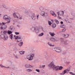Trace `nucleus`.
<instances>
[{
  "instance_id": "20e7f679",
  "label": "nucleus",
  "mask_w": 75,
  "mask_h": 75,
  "mask_svg": "<svg viewBox=\"0 0 75 75\" xmlns=\"http://www.w3.org/2000/svg\"><path fill=\"white\" fill-rule=\"evenodd\" d=\"M30 30L33 32L35 33L36 34H38L40 32V29H38L37 27H32L30 29Z\"/></svg>"
},
{
  "instance_id": "c9c22d12",
  "label": "nucleus",
  "mask_w": 75,
  "mask_h": 75,
  "mask_svg": "<svg viewBox=\"0 0 75 75\" xmlns=\"http://www.w3.org/2000/svg\"><path fill=\"white\" fill-rule=\"evenodd\" d=\"M29 65L30 64H26V65H25V67H26V68H28Z\"/></svg>"
},
{
  "instance_id": "4be33fe9",
  "label": "nucleus",
  "mask_w": 75,
  "mask_h": 75,
  "mask_svg": "<svg viewBox=\"0 0 75 75\" xmlns=\"http://www.w3.org/2000/svg\"><path fill=\"white\" fill-rule=\"evenodd\" d=\"M49 34L52 37L54 36V35H55V33H52L51 32H49Z\"/></svg>"
},
{
  "instance_id": "4c0bfd02",
  "label": "nucleus",
  "mask_w": 75,
  "mask_h": 75,
  "mask_svg": "<svg viewBox=\"0 0 75 75\" xmlns=\"http://www.w3.org/2000/svg\"><path fill=\"white\" fill-rule=\"evenodd\" d=\"M35 71H37V72H40V71L39 69H36Z\"/></svg>"
},
{
  "instance_id": "37998d69",
  "label": "nucleus",
  "mask_w": 75,
  "mask_h": 75,
  "mask_svg": "<svg viewBox=\"0 0 75 75\" xmlns=\"http://www.w3.org/2000/svg\"><path fill=\"white\" fill-rule=\"evenodd\" d=\"M37 19H38V18H39V15L38 14L37 15Z\"/></svg>"
},
{
  "instance_id": "dca6fc26",
  "label": "nucleus",
  "mask_w": 75,
  "mask_h": 75,
  "mask_svg": "<svg viewBox=\"0 0 75 75\" xmlns=\"http://www.w3.org/2000/svg\"><path fill=\"white\" fill-rule=\"evenodd\" d=\"M23 38H22L21 37H19L18 38V42H20V41H21L23 40Z\"/></svg>"
},
{
  "instance_id": "2eb2a0df",
  "label": "nucleus",
  "mask_w": 75,
  "mask_h": 75,
  "mask_svg": "<svg viewBox=\"0 0 75 75\" xmlns=\"http://www.w3.org/2000/svg\"><path fill=\"white\" fill-rule=\"evenodd\" d=\"M0 67L1 68H7V69H9L10 68L9 67H7L4 66L2 65V64H0Z\"/></svg>"
},
{
  "instance_id": "39448f33",
  "label": "nucleus",
  "mask_w": 75,
  "mask_h": 75,
  "mask_svg": "<svg viewBox=\"0 0 75 75\" xmlns=\"http://www.w3.org/2000/svg\"><path fill=\"white\" fill-rule=\"evenodd\" d=\"M3 18L5 20H8V21L6 23H10V20L11 18L9 16H8L7 15H5L4 16Z\"/></svg>"
},
{
  "instance_id": "1a4fd4ad",
  "label": "nucleus",
  "mask_w": 75,
  "mask_h": 75,
  "mask_svg": "<svg viewBox=\"0 0 75 75\" xmlns=\"http://www.w3.org/2000/svg\"><path fill=\"white\" fill-rule=\"evenodd\" d=\"M54 50L55 51H56L57 52H58L59 53L62 52V50L60 47H56L54 48Z\"/></svg>"
},
{
  "instance_id": "13d9d810",
  "label": "nucleus",
  "mask_w": 75,
  "mask_h": 75,
  "mask_svg": "<svg viewBox=\"0 0 75 75\" xmlns=\"http://www.w3.org/2000/svg\"><path fill=\"white\" fill-rule=\"evenodd\" d=\"M16 58H17V56H16Z\"/></svg>"
},
{
  "instance_id": "2f4dec72",
  "label": "nucleus",
  "mask_w": 75,
  "mask_h": 75,
  "mask_svg": "<svg viewBox=\"0 0 75 75\" xmlns=\"http://www.w3.org/2000/svg\"><path fill=\"white\" fill-rule=\"evenodd\" d=\"M14 37H15L16 40H17V39H18V38H19V36H16L15 35H14Z\"/></svg>"
},
{
  "instance_id": "473e14b6",
  "label": "nucleus",
  "mask_w": 75,
  "mask_h": 75,
  "mask_svg": "<svg viewBox=\"0 0 75 75\" xmlns=\"http://www.w3.org/2000/svg\"><path fill=\"white\" fill-rule=\"evenodd\" d=\"M64 11H62L61 12V14H60V16L64 15Z\"/></svg>"
},
{
  "instance_id": "09e8293b",
  "label": "nucleus",
  "mask_w": 75,
  "mask_h": 75,
  "mask_svg": "<svg viewBox=\"0 0 75 75\" xmlns=\"http://www.w3.org/2000/svg\"><path fill=\"white\" fill-rule=\"evenodd\" d=\"M7 33V31H4V34H6Z\"/></svg>"
},
{
  "instance_id": "393cba45",
  "label": "nucleus",
  "mask_w": 75,
  "mask_h": 75,
  "mask_svg": "<svg viewBox=\"0 0 75 75\" xmlns=\"http://www.w3.org/2000/svg\"><path fill=\"white\" fill-rule=\"evenodd\" d=\"M54 21L57 24H58L59 23V22L57 19H55Z\"/></svg>"
},
{
  "instance_id": "ea45409f",
  "label": "nucleus",
  "mask_w": 75,
  "mask_h": 75,
  "mask_svg": "<svg viewBox=\"0 0 75 75\" xmlns=\"http://www.w3.org/2000/svg\"><path fill=\"white\" fill-rule=\"evenodd\" d=\"M69 73L72 75H75V74H74V73L72 72H70Z\"/></svg>"
},
{
  "instance_id": "58836bf2",
  "label": "nucleus",
  "mask_w": 75,
  "mask_h": 75,
  "mask_svg": "<svg viewBox=\"0 0 75 75\" xmlns=\"http://www.w3.org/2000/svg\"><path fill=\"white\" fill-rule=\"evenodd\" d=\"M66 21L67 22V23H69L71 22V21L68 20H66Z\"/></svg>"
},
{
  "instance_id": "864d4df0",
  "label": "nucleus",
  "mask_w": 75,
  "mask_h": 75,
  "mask_svg": "<svg viewBox=\"0 0 75 75\" xmlns=\"http://www.w3.org/2000/svg\"><path fill=\"white\" fill-rule=\"evenodd\" d=\"M60 23H61V24H63V22H62V21H61V22H60Z\"/></svg>"
},
{
  "instance_id": "b1692460",
  "label": "nucleus",
  "mask_w": 75,
  "mask_h": 75,
  "mask_svg": "<svg viewBox=\"0 0 75 75\" xmlns=\"http://www.w3.org/2000/svg\"><path fill=\"white\" fill-rule=\"evenodd\" d=\"M23 45V42H22L19 43L18 44L19 46V47H21Z\"/></svg>"
},
{
  "instance_id": "f3484780",
  "label": "nucleus",
  "mask_w": 75,
  "mask_h": 75,
  "mask_svg": "<svg viewBox=\"0 0 75 75\" xmlns=\"http://www.w3.org/2000/svg\"><path fill=\"white\" fill-rule=\"evenodd\" d=\"M33 69H27L26 71L27 72H32V71H33Z\"/></svg>"
},
{
  "instance_id": "72a5a7b5",
  "label": "nucleus",
  "mask_w": 75,
  "mask_h": 75,
  "mask_svg": "<svg viewBox=\"0 0 75 75\" xmlns=\"http://www.w3.org/2000/svg\"><path fill=\"white\" fill-rule=\"evenodd\" d=\"M40 9L41 11H42V10H44V8L42 7H41L40 8Z\"/></svg>"
},
{
  "instance_id": "6e6552de",
  "label": "nucleus",
  "mask_w": 75,
  "mask_h": 75,
  "mask_svg": "<svg viewBox=\"0 0 75 75\" xmlns=\"http://www.w3.org/2000/svg\"><path fill=\"white\" fill-rule=\"evenodd\" d=\"M1 38L4 40L5 41L8 40V36L6 34H1Z\"/></svg>"
},
{
  "instance_id": "0eeeda50",
  "label": "nucleus",
  "mask_w": 75,
  "mask_h": 75,
  "mask_svg": "<svg viewBox=\"0 0 75 75\" xmlns=\"http://www.w3.org/2000/svg\"><path fill=\"white\" fill-rule=\"evenodd\" d=\"M60 40L61 42V44H62L64 47H65L66 45H68V43L65 41V39L64 38H60Z\"/></svg>"
},
{
  "instance_id": "3c124183",
  "label": "nucleus",
  "mask_w": 75,
  "mask_h": 75,
  "mask_svg": "<svg viewBox=\"0 0 75 75\" xmlns=\"http://www.w3.org/2000/svg\"><path fill=\"white\" fill-rule=\"evenodd\" d=\"M57 14H58V16H59V12H57Z\"/></svg>"
},
{
  "instance_id": "bf43d9fd",
  "label": "nucleus",
  "mask_w": 75,
  "mask_h": 75,
  "mask_svg": "<svg viewBox=\"0 0 75 75\" xmlns=\"http://www.w3.org/2000/svg\"><path fill=\"white\" fill-rule=\"evenodd\" d=\"M0 16H1V13H0Z\"/></svg>"
},
{
  "instance_id": "7ed1b4c3",
  "label": "nucleus",
  "mask_w": 75,
  "mask_h": 75,
  "mask_svg": "<svg viewBox=\"0 0 75 75\" xmlns=\"http://www.w3.org/2000/svg\"><path fill=\"white\" fill-rule=\"evenodd\" d=\"M13 15L15 18H17L21 20L23 19L22 16L20 15L18 12H14L13 14Z\"/></svg>"
},
{
  "instance_id": "8fccbe9b",
  "label": "nucleus",
  "mask_w": 75,
  "mask_h": 75,
  "mask_svg": "<svg viewBox=\"0 0 75 75\" xmlns=\"http://www.w3.org/2000/svg\"><path fill=\"white\" fill-rule=\"evenodd\" d=\"M58 18L59 19H61V17H60L59 16H58Z\"/></svg>"
},
{
  "instance_id": "412c9836",
  "label": "nucleus",
  "mask_w": 75,
  "mask_h": 75,
  "mask_svg": "<svg viewBox=\"0 0 75 75\" xmlns=\"http://www.w3.org/2000/svg\"><path fill=\"white\" fill-rule=\"evenodd\" d=\"M12 33H13V32L11 31V30H8L7 31V33L9 35L11 34H12Z\"/></svg>"
},
{
  "instance_id": "a211bd4d",
  "label": "nucleus",
  "mask_w": 75,
  "mask_h": 75,
  "mask_svg": "<svg viewBox=\"0 0 75 75\" xmlns=\"http://www.w3.org/2000/svg\"><path fill=\"white\" fill-rule=\"evenodd\" d=\"M64 38H68V37H69V34H64Z\"/></svg>"
},
{
  "instance_id": "603ef678",
  "label": "nucleus",
  "mask_w": 75,
  "mask_h": 75,
  "mask_svg": "<svg viewBox=\"0 0 75 75\" xmlns=\"http://www.w3.org/2000/svg\"><path fill=\"white\" fill-rule=\"evenodd\" d=\"M3 25V23H0V25Z\"/></svg>"
},
{
  "instance_id": "bb28decb",
  "label": "nucleus",
  "mask_w": 75,
  "mask_h": 75,
  "mask_svg": "<svg viewBox=\"0 0 75 75\" xmlns=\"http://www.w3.org/2000/svg\"><path fill=\"white\" fill-rule=\"evenodd\" d=\"M47 44L50 46V47H54V45H52L51 43H50V42H48Z\"/></svg>"
},
{
  "instance_id": "9b49d317",
  "label": "nucleus",
  "mask_w": 75,
  "mask_h": 75,
  "mask_svg": "<svg viewBox=\"0 0 75 75\" xmlns=\"http://www.w3.org/2000/svg\"><path fill=\"white\" fill-rule=\"evenodd\" d=\"M31 17L33 20H35L37 18V17L35 16V13H31Z\"/></svg>"
},
{
  "instance_id": "6e6d98bb",
  "label": "nucleus",
  "mask_w": 75,
  "mask_h": 75,
  "mask_svg": "<svg viewBox=\"0 0 75 75\" xmlns=\"http://www.w3.org/2000/svg\"><path fill=\"white\" fill-rule=\"evenodd\" d=\"M51 21L53 23V22H54V20H52Z\"/></svg>"
},
{
  "instance_id": "f03ea898",
  "label": "nucleus",
  "mask_w": 75,
  "mask_h": 75,
  "mask_svg": "<svg viewBox=\"0 0 75 75\" xmlns=\"http://www.w3.org/2000/svg\"><path fill=\"white\" fill-rule=\"evenodd\" d=\"M34 56H35V53H32L28 54L26 56V58L28 59L29 61H31L33 59Z\"/></svg>"
},
{
  "instance_id": "c756f323",
  "label": "nucleus",
  "mask_w": 75,
  "mask_h": 75,
  "mask_svg": "<svg viewBox=\"0 0 75 75\" xmlns=\"http://www.w3.org/2000/svg\"><path fill=\"white\" fill-rule=\"evenodd\" d=\"M61 28H65V25L64 24L61 25Z\"/></svg>"
},
{
  "instance_id": "49530a36",
  "label": "nucleus",
  "mask_w": 75,
  "mask_h": 75,
  "mask_svg": "<svg viewBox=\"0 0 75 75\" xmlns=\"http://www.w3.org/2000/svg\"><path fill=\"white\" fill-rule=\"evenodd\" d=\"M41 67L42 68H45V65H44L43 66V65Z\"/></svg>"
},
{
  "instance_id": "a878e982",
  "label": "nucleus",
  "mask_w": 75,
  "mask_h": 75,
  "mask_svg": "<svg viewBox=\"0 0 75 75\" xmlns=\"http://www.w3.org/2000/svg\"><path fill=\"white\" fill-rule=\"evenodd\" d=\"M2 6L4 7V8H6V9H8V7L6 6V5H5V4H3L2 5Z\"/></svg>"
},
{
  "instance_id": "f257e3e1",
  "label": "nucleus",
  "mask_w": 75,
  "mask_h": 75,
  "mask_svg": "<svg viewBox=\"0 0 75 75\" xmlns=\"http://www.w3.org/2000/svg\"><path fill=\"white\" fill-rule=\"evenodd\" d=\"M49 67L50 69H53L54 71H59V67L58 66H55L53 62H52L49 65Z\"/></svg>"
},
{
  "instance_id": "423d86ee",
  "label": "nucleus",
  "mask_w": 75,
  "mask_h": 75,
  "mask_svg": "<svg viewBox=\"0 0 75 75\" xmlns=\"http://www.w3.org/2000/svg\"><path fill=\"white\" fill-rule=\"evenodd\" d=\"M9 23H4L3 22V25L1 26V27H0V30H5L7 28V25L5 24H6V25H8Z\"/></svg>"
},
{
  "instance_id": "6ab92c4d",
  "label": "nucleus",
  "mask_w": 75,
  "mask_h": 75,
  "mask_svg": "<svg viewBox=\"0 0 75 75\" xmlns=\"http://www.w3.org/2000/svg\"><path fill=\"white\" fill-rule=\"evenodd\" d=\"M55 39V41H59V39L58 37H54Z\"/></svg>"
},
{
  "instance_id": "4468645a",
  "label": "nucleus",
  "mask_w": 75,
  "mask_h": 75,
  "mask_svg": "<svg viewBox=\"0 0 75 75\" xmlns=\"http://www.w3.org/2000/svg\"><path fill=\"white\" fill-rule=\"evenodd\" d=\"M15 29V28H14V26H11L9 28V30H11V31H12Z\"/></svg>"
},
{
  "instance_id": "c03bdc74",
  "label": "nucleus",
  "mask_w": 75,
  "mask_h": 75,
  "mask_svg": "<svg viewBox=\"0 0 75 75\" xmlns=\"http://www.w3.org/2000/svg\"><path fill=\"white\" fill-rule=\"evenodd\" d=\"M28 68H32V66H31L30 64H29Z\"/></svg>"
},
{
  "instance_id": "a18cd8bd",
  "label": "nucleus",
  "mask_w": 75,
  "mask_h": 75,
  "mask_svg": "<svg viewBox=\"0 0 75 75\" xmlns=\"http://www.w3.org/2000/svg\"><path fill=\"white\" fill-rule=\"evenodd\" d=\"M32 53V52H34V49H33V50H31L30 51Z\"/></svg>"
},
{
  "instance_id": "9d476101",
  "label": "nucleus",
  "mask_w": 75,
  "mask_h": 75,
  "mask_svg": "<svg viewBox=\"0 0 75 75\" xmlns=\"http://www.w3.org/2000/svg\"><path fill=\"white\" fill-rule=\"evenodd\" d=\"M70 71V69H67L65 70H64L63 72H62V73H61L60 74L61 75H65V74H68L69 73V71Z\"/></svg>"
},
{
  "instance_id": "5fc2aeb1",
  "label": "nucleus",
  "mask_w": 75,
  "mask_h": 75,
  "mask_svg": "<svg viewBox=\"0 0 75 75\" xmlns=\"http://www.w3.org/2000/svg\"><path fill=\"white\" fill-rule=\"evenodd\" d=\"M17 27H20V25H17Z\"/></svg>"
},
{
  "instance_id": "aec40b11",
  "label": "nucleus",
  "mask_w": 75,
  "mask_h": 75,
  "mask_svg": "<svg viewBox=\"0 0 75 75\" xmlns=\"http://www.w3.org/2000/svg\"><path fill=\"white\" fill-rule=\"evenodd\" d=\"M9 37L11 40H13V34H11L9 36Z\"/></svg>"
},
{
  "instance_id": "f8f14e48",
  "label": "nucleus",
  "mask_w": 75,
  "mask_h": 75,
  "mask_svg": "<svg viewBox=\"0 0 75 75\" xmlns=\"http://www.w3.org/2000/svg\"><path fill=\"white\" fill-rule=\"evenodd\" d=\"M40 14L41 16H43V17L47 16V13L44 12H41Z\"/></svg>"
},
{
  "instance_id": "de8ad7c7",
  "label": "nucleus",
  "mask_w": 75,
  "mask_h": 75,
  "mask_svg": "<svg viewBox=\"0 0 75 75\" xmlns=\"http://www.w3.org/2000/svg\"><path fill=\"white\" fill-rule=\"evenodd\" d=\"M44 56H45V57H47V53H46L45 54H44Z\"/></svg>"
},
{
  "instance_id": "e433bc0d",
  "label": "nucleus",
  "mask_w": 75,
  "mask_h": 75,
  "mask_svg": "<svg viewBox=\"0 0 75 75\" xmlns=\"http://www.w3.org/2000/svg\"><path fill=\"white\" fill-rule=\"evenodd\" d=\"M62 68H63L61 66L60 67H59V70H61V69H62Z\"/></svg>"
},
{
  "instance_id": "79ce46f5",
  "label": "nucleus",
  "mask_w": 75,
  "mask_h": 75,
  "mask_svg": "<svg viewBox=\"0 0 75 75\" xmlns=\"http://www.w3.org/2000/svg\"><path fill=\"white\" fill-rule=\"evenodd\" d=\"M65 30H66V29L64 28L62 30V32H64L65 31Z\"/></svg>"
},
{
  "instance_id": "7c9ffc66",
  "label": "nucleus",
  "mask_w": 75,
  "mask_h": 75,
  "mask_svg": "<svg viewBox=\"0 0 75 75\" xmlns=\"http://www.w3.org/2000/svg\"><path fill=\"white\" fill-rule=\"evenodd\" d=\"M52 27L53 28H55L56 27V24L55 23H54L52 25Z\"/></svg>"
},
{
  "instance_id": "5701e85b",
  "label": "nucleus",
  "mask_w": 75,
  "mask_h": 75,
  "mask_svg": "<svg viewBox=\"0 0 75 75\" xmlns=\"http://www.w3.org/2000/svg\"><path fill=\"white\" fill-rule=\"evenodd\" d=\"M50 40H51V41H55V37L53 38H50Z\"/></svg>"
},
{
  "instance_id": "ddd939ff",
  "label": "nucleus",
  "mask_w": 75,
  "mask_h": 75,
  "mask_svg": "<svg viewBox=\"0 0 75 75\" xmlns=\"http://www.w3.org/2000/svg\"><path fill=\"white\" fill-rule=\"evenodd\" d=\"M50 14H52L53 16H54V17H57V15L55 14L54 12L52 11H50Z\"/></svg>"
},
{
  "instance_id": "4d7b16f0",
  "label": "nucleus",
  "mask_w": 75,
  "mask_h": 75,
  "mask_svg": "<svg viewBox=\"0 0 75 75\" xmlns=\"http://www.w3.org/2000/svg\"><path fill=\"white\" fill-rule=\"evenodd\" d=\"M71 20H74V18H71Z\"/></svg>"
},
{
  "instance_id": "f704fd0d",
  "label": "nucleus",
  "mask_w": 75,
  "mask_h": 75,
  "mask_svg": "<svg viewBox=\"0 0 75 75\" xmlns=\"http://www.w3.org/2000/svg\"><path fill=\"white\" fill-rule=\"evenodd\" d=\"M48 23L49 25H51L52 24V23H51V22L50 21H48Z\"/></svg>"
},
{
  "instance_id": "a19ab883",
  "label": "nucleus",
  "mask_w": 75,
  "mask_h": 75,
  "mask_svg": "<svg viewBox=\"0 0 75 75\" xmlns=\"http://www.w3.org/2000/svg\"><path fill=\"white\" fill-rule=\"evenodd\" d=\"M15 34L16 35H18L20 34V33L19 32H15Z\"/></svg>"
},
{
  "instance_id": "cd10ccee",
  "label": "nucleus",
  "mask_w": 75,
  "mask_h": 75,
  "mask_svg": "<svg viewBox=\"0 0 75 75\" xmlns=\"http://www.w3.org/2000/svg\"><path fill=\"white\" fill-rule=\"evenodd\" d=\"M20 54H21V55H23V54H24V53H25V51H21L19 52Z\"/></svg>"
},
{
  "instance_id": "c85d7f7f",
  "label": "nucleus",
  "mask_w": 75,
  "mask_h": 75,
  "mask_svg": "<svg viewBox=\"0 0 75 75\" xmlns=\"http://www.w3.org/2000/svg\"><path fill=\"white\" fill-rule=\"evenodd\" d=\"M43 35H44V33H41L39 34L38 35V36H39V37H41Z\"/></svg>"
}]
</instances>
